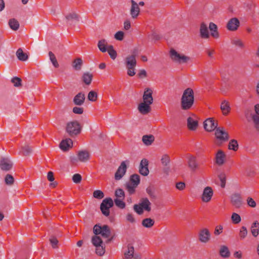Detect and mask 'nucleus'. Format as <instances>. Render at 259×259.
I'll return each instance as SVG.
<instances>
[{
    "label": "nucleus",
    "instance_id": "obj_23",
    "mask_svg": "<svg viewBox=\"0 0 259 259\" xmlns=\"http://www.w3.org/2000/svg\"><path fill=\"white\" fill-rule=\"evenodd\" d=\"M73 145V142L71 139L68 138L63 140L60 144V148L64 151H67L69 148Z\"/></svg>",
    "mask_w": 259,
    "mask_h": 259
},
{
    "label": "nucleus",
    "instance_id": "obj_13",
    "mask_svg": "<svg viewBox=\"0 0 259 259\" xmlns=\"http://www.w3.org/2000/svg\"><path fill=\"white\" fill-rule=\"evenodd\" d=\"M203 126L206 131L211 132L218 128V123L212 118H208L203 122Z\"/></svg>",
    "mask_w": 259,
    "mask_h": 259
},
{
    "label": "nucleus",
    "instance_id": "obj_2",
    "mask_svg": "<svg viewBox=\"0 0 259 259\" xmlns=\"http://www.w3.org/2000/svg\"><path fill=\"white\" fill-rule=\"evenodd\" d=\"M82 127L77 120L68 122L65 126V132L69 136L73 138L80 134Z\"/></svg>",
    "mask_w": 259,
    "mask_h": 259
},
{
    "label": "nucleus",
    "instance_id": "obj_4",
    "mask_svg": "<svg viewBox=\"0 0 259 259\" xmlns=\"http://www.w3.org/2000/svg\"><path fill=\"white\" fill-rule=\"evenodd\" d=\"M93 232L96 235L101 234L104 238H108L111 235L110 228L107 225L102 226L99 224L95 225L93 228Z\"/></svg>",
    "mask_w": 259,
    "mask_h": 259
},
{
    "label": "nucleus",
    "instance_id": "obj_5",
    "mask_svg": "<svg viewBox=\"0 0 259 259\" xmlns=\"http://www.w3.org/2000/svg\"><path fill=\"white\" fill-rule=\"evenodd\" d=\"M169 55L173 61L179 64L187 63L190 60V57L178 53L174 49H170Z\"/></svg>",
    "mask_w": 259,
    "mask_h": 259
},
{
    "label": "nucleus",
    "instance_id": "obj_34",
    "mask_svg": "<svg viewBox=\"0 0 259 259\" xmlns=\"http://www.w3.org/2000/svg\"><path fill=\"white\" fill-rule=\"evenodd\" d=\"M251 232L253 236L256 237L259 233V223L255 221L251 226Z\"/></svg>",
    "mask_w": 259,
    "mask_h": 259
},
{
    "label": "nucleus",
    "instance_id": "obj_42",
    "mask_svg": "<svg viewBox=\"0 0 259 259\" xmlns=\"http://www.w3.org/2000/svg\"><path fill=\"white\" fill-rule=\"evenodd\" d=\"M92 243L95 246H98L101 245H102L103 241L100 238V237L95 235V236L92 237Z\"/></svg>",
    "mask_w": 259,
    "mask_h": 259
},
{
    "label": "nucleus",
    "instance_id": "obj_9",
    "mask_svg": "<svg viewBox=\"0 0 259 259\" xmlns=\"http://www.w3.org/2000/svg\"><path fill=\"white\" fill-rule=\"evenodd\" d=\"M188 166L192 172H195L199 168V164L196 157L192 155H189L187 157Z\"/></svg>",
    "mask_w": 259,
    "mask_h": 259
},
{
    "label": "nucleus",
    "instance_id": "obj_48",
    "mask_svg": "<svg viewBox=\"0 0 259 259\" xmlns=\"http://www.w3.org/2000/svg\"><path fill=\"white\" fill-rule=\"evenodd\" d=\"M124 199L116 198L114 199V203L118 207L123 209L125 207V203L123 202Z\"/></svg>",
    "mask_w": 259,
    "mask_h": 259
},
{
    "label": "nucleus",
    "instance_id": "obj_7",
    "mask_svg": "<svg viewBox=\"0 0 259 259\" xmlns=\"http://www.w3.org/2000/svg\"><path fill=\"white\" fill-rule=\"evenodd\" d=\"M126 163H129L128 160L121 162L115 174L114 178L115 180H120L125 174L127 168Z\"/></svg>",
    "mask_w": 259,
    "mask_h": 259
},
{
    "label": "nucleus",
    "instance_id": "obj_35",
    "mask_svg": "<svg viewBox=\"0 0 259 259\" xmlns=\"http://www.w3.org/2000/svg\"><path fill=\"white\" fill-rule=\"evenodd\" d=\"M8 24L11 29L14 31L17 30L20 27L19 22L15 18H11L9 20Z\"/></svg>",
    "mask_w": 259,
    "mask_h": 259
},
{
    "label": "nucleus",
    "instance_id": "obj_28",
    "mask_svg": "<svg viewBox=\"0 0 259 259\" xmlns=\"http://www.w3.org/2000/svg\"><path fill=\"white\" fill-rule=\"evenodd\" d=\"M198 125V121L194 120L193 118L189 117L187 118V126L191 131H195L197 129Z\"/></svg>",
    "mask_w": 259,
    "mask_h": 259
},
{
    "label": "nucleus",
    "instance_id": "obj_8",
    "mask_svg": "<svg viewBox=\"0 0 259 259\" xmlns=\"http://www.w3.org/2000/svg\"><path fill=\"white\" fill-rule=\"evenodd\" d=\"M230 201L232 205L236 208H240L243 204L242 198L238 193H235L231 196Z\"/></svg>",
    "mask_w": 259,
    "mask_h": 259
},
{
    "label": "nucleus",
    "instance_id": "obj_40",
    "mask_svg": "<svg viewBox=\"0 0 259 259\" xmlns=\"http://www.w3.org/2000/svg\"><path fill=\"white\" fill-rule=\"evenodd\" d=\"M155 221L151 218H146L142 220V225L145 228H150L154 225Z\"/></svg>",
    "mask_w": 259,
    "mask_h": 259
},
{
    "label": "nucleus",
    "instance_id": "obj_24",
    "mask_svg": "<svg viewBox=\"0 0 259 259\" xmlns=\"http://www.w3.org/2000/svg\"><path fill=\"white\" fill-rule=\"evenodd\" d=\"M200 35L202 38H208L209 37L207 26L204 22L201 23L200 24Z\"/></svg>",
    "mask_w": 259,
    "mask_h": 259
},
{
    "label": "nucleus",
    "instance_id": "obj_55",
    "mask_svg": "<svg viewBox=\"0 0 259 259\" xmlns=\"http://www.w3.org/2000/svg\"><path fill=\"white\" fill-rule=\"evenodd\" d=\"M96 253L100 256H102L104 254L105 251V246H103V245L102 244V245L96 246Z\"/></svg>",
    "mask_w": 259,
    "mask_h": 259
},
{
    "label": "nucleus",
    "instance_id": "obj_30",
    "mask_svg": "<svg viewBox=\"0 0 259 259\" xmlns=\"http://www.w3.org/2000/svg\"><path fill=\"white\" fill-rule=\"evenodd\" d=\"M155 138L152 135H145L142 137V142L146 146H150L154 141Z\"/></svg>",
    "mask_w": 259,
    "mask_h": 259
},
{
    "label": "nucleus",
    "instance_id": "obj_10",
    "mask_svg": "<svg viewBox=\"0 0 259 259\" xmlns=\"http://www.w3.org/2000/svg\"><path fill=\"white\" fill-rule=\"evenodd\" d=\"M13 165L12 161L8 158L2 157L0 160V168L3 171L10 170L12 168Z\"/></svg>",
    "mask_w": 259,
    "mask_h": 259
},
{
    "label": "nucleus",
    "instance_id": "obj_39",
    "mask_svg": "<svg viewBox=\"0 0 259 259\" xmlns=\"http://www.w3.org/2000/svg\"><path fill=\"white\" fill-rule=\"evenodd\" d=\"M220 254L223 257H229L230 256V252L228 247L225 245L221 246L220 250Z\"/></svg>",
    "mask_w": 259,
    "mask_h": 259
},
{
    "label": "nucleus",
    "instance_id": "obj_29",
    "mask_svg": "<svg viewBox=\"0 0 259 259\" xmlns=\"http://www.w3.org/2000/svg\"><path fill=\"white\" fill-rule=\"evenodd\" d=\"M135 252L134 246L130 244L127 245V250L124 253V259H131L134 256Z\"/></svg>",
    "mask_w": 259,
    "mask_h": 259
},
{
    "label": "nucleus",
    "instance_id": "obj_38",
    "mask_svg": "<svg viewBox=\"0 0 259 259\" xmlns=\"http://www.w3.org/2000/svg\"><path fill=\"white\" fill-rule=\"evenodd\" d=\"M137 186L138 185H136L134 183H132L130 181L127 182L125 184V189L127 191V192L130 195L135 193L136 188L137 187Z\"/></svg>",
    "mask_w": 259,
    "mask_h": 259
},
{
    "label": "nucleus",
    "instance_id": "obj_57",
    "mask_svg": "<svg viewBox=\"0 0 259 259\" xmlns=\"http://www.w3.org/2000/svg\"><path fill=\"white\" fill-rule=\"evenodd\" d=\"M231 219L233 222L235 224H238L241 221L240 216L238 214L235 212L232 213Z\"/></svg>",
    "mask_w": 259,
    "mask_h": 259
},
{
    "label": "nucleus",
    "instance_id": "obj_1",
    "mask_svg": "<svg viewBox=\"0 0 259 259\" xmlns=\"http://www.w3.org/2000/svg\"><path fill=\"white\" fill-rule=\"evenodd\" d=\"M194 103V95L193 90L188 88L184 90L181 101V106L183 110L190 109Z\"/></svg>",
    "mask_w": 259,
    "mask_h": 259
},
{
    "label": "nucleus",
    "instance_id": "obj_36",
    "mask_svg": "<svg viewBox=\"0 0 259 259\" xmlns=\"http://www.w3.org/2000/svg\"><path fill=\"white\" fill-rule=\"evenodd\" d=\"M16 56L18 59L21 61H25L28 58V56L26 53L23 52L21 48H19L16 52Z\"/></svg>",
    "mask_w": 259,
    "mask_h": 259
},
{
    "label": "nucleus",
    "instance_id": "obj_59",
    "mask_svg": "<svg viewBox=\"0 0 259 259\" xmlns=\"http://www.w3.org/2000/svg\"><path fill=\"white\" fill-rule=\"evenodd\" d=\"M246 202L247 205L252 208H254L256 206V203L255 201L253 200L252 198L250 197H248L247 198Z\"/></svg>",
    "mask_w": 259,
    "mask_h": 259
},
{
    "label": "nucleus",
    "instance_id": "obj_51",
    "mask_svg": "<svg viewBox=\"0 0 259 259\" xmlns=\"http://www.w3.org/2000/svg\"><path fill=\"white\" fill-rule=\"evenodd\" d=\"M115 195L116 198L124 199L125 194L124 192L122 189H117L115 191Z\"/></svg>",
    "mask_w": 259,
    "mask_h": 259
},
{
    "label": "nucleus",
    "instance_id": "obj_46",
    "mask_svg": "<svg viewBox=\"0 0 259 259\" xmlns=\"http://www.w3.org/2000/svg\"><path fill=\"white\" fill-rule=\"evenodd\" d=\"M49 241L53 248L55 249L58 248L59 241L55 236L54 235H51Z\"/></svg>",
    "mask_w": 259,
    "mask_h": 259
},
{
    "label": "nucleus",
    "instance_id": "obj_19",
    "mask_svg": "<svg viewBox=\"0 0 259 259\" xmlns=\"http://www.w3.org/2000/svg\"><path fill=\"white\" fill-rule=\"evenodd\" d=\"M85 100V94L82 92H79L74 96L73 102L75 105L81 106L84 104Z\"/></svg>",
    "mask_w": 259,
    "mask_h": 259
},
{
    "label": "nucleus",
    "instance_id": "obj_17",
    "mask_svg": "<svg viewBox=\"0 0 259 259\" xmlns=\"http://www.w3.org/2000/svg\"><path fill=\"white\" fill-rule=\"evenodd\" d=\"M148 166V161L146 159H143L139 166V172L141 175L147 176L149 174V170Z\"/></svg>",
    "mask_w": 259,
    "mask_h": 259
},
{
    "label": "nucleus",
    "instance_id": "obj_61",
    "mask_svg": "<svg viewBox=\"0 0 259 259\" xmlns=\"http://www.w3.org/2000/svg\"><path fill=\"white\" fill-rule=\"evenodd\" d=\"M82 178L80 174H74L72 177V180L74 183L76 184H79L81 181Z\"/></svg>",
    "mask_w": 259,
    "mask_h": 259
},
{
    "label": "nucleus",
    "instance_id": "obj_32",
    "mask_svg": "<svg viewBox=\"0 0 259 259\" xmlns=\"http://www.w3.org/2000/svg\"><path fill=\"white\" fill-rule=\"evenodd\" d=\"M209 29L211 31V35L215 38H218L219 37V33L218 31V26L213 22H210L209 24Z\"/></svg>",
    "mask_w": 259,
    "mask_h": 259
},
{
    "label": "nucleus",
    "instance_id": "obj_15",
    "mask_svg": "<svg viewBox=\"0 0 259 259\" xmlns=\"http://www.w3.org/2000/svg\"><path fill=\"white\" fill-rule=\"evenodd\" d=\"M240 25V22L237 18H233L229 20L226 27L230 31L236 30Z\"/></svg>",
    "mask_w": 259,
    "mask_h": 259
},
{
    "label": "nucleus",
    "instance_id": "obj_12",
    "mask_svg": "<svg viewBox=\"0 0 259 259\" xmlns=\"http://www.w3.org/2000/svg\"><path fill=\"white\" fill-rule=\"evenodd\" d=\"M216 138L221 141H226L229 139L228 134L224 131L223 127H219L215 131Z\"/></svg>",
    "mask_w": 259,
    "mask_h": 259
},
{
    "label": "nucleus",
    "instance_id": "obj_53",
    "mask_svg": "<svg viewBox=\"0 0 259 259\" xmlns=\"http://www.w3.org/2000/svg\"><path fill=\"white\" fill-rule=\"evenodd\" d=\"M93 196L95 198L101 199L104 198V194L102 191L97 190L93 192Z\"/></svg>",
    "mask_w": 259,
    "mask_h": 259
},
{
    "label": "nucleus",
    "instance_id": "obj_33",
    "mask_svg": "<svg viewBox=\"0 0 259 259\" xmlns=\"http://www.w3.org/2000/svg\"><path fill=\"white\" fill-rule=\"evenodd\" d=\"M83 65V61L81 58H77L72 62V67L76 71L80 70Z\"/></svg>",
    "mask_w": 259,
    "mask_h": 259
},
{
    "label": "nucleus",
    "instance_id": "obj_31",
    "mask_svg": "<svg viewBox=\"0 0 259 259\" xmlns=\"http://www.w3.org/2000/svg\"><path fill=\"white\" fill-rule=\"evenodd\" d=\"M221 109L224 115H227L230 111L231 108L228 101L224 100L221 105Z\"/></svg>",
    "mask_w": 259,
    "mask_h": 259
},
{
    "label": "nucleus",
    "instance_id": "obj_43",
    "mask_svg": "<svg viewBox=\"0 0 259 259\" xmlns=\"http://www.w3.org/2000/svg\"><path fill=\"white\" fill-rule=\"evenodd\" d=\"M129 181L138 186L140 182V176L138 174H133L131 176Z\"/></svg>",
    "mask_w": 259,
    "mask_h": 259
},
{
    "label": "nucleus",
    "instance_id": "obj_3",
    "mask_svg": "<svg viewBox=\"0 0 259 259\" xmlns=\"http://www.w3.org/2000/svg\"><path fill=\"white\" fill-rule=\"evenodd\" d=\"M151 203L147 198H142L138 204L134 205L133 209L137 214L141 215L144 213V210L148 212L151 211Z\"/></svg>",
    "mask_w": 259,
    "mask_h": 259
},
{
    "label": "nucleus",
    "instance_id": "obj_27",
    "mask_svg": "<svg viewBox=\"0 0 259 259\" xmlns=\"http://www.w3.org/2000/svg\"><path fill=\"white\" fill-rule=\"evenodd\" d=\"M226 155L221 150H219L215 156V162L219 165H222L224 163Z\"/></svg>",
    "mask_w": 259,
    "mask_h": 259
},
{
    "label": "nucleus",
    "instance_id": "obj_22",
    "mask_svg": "<svg viewBox=\"0 0 259 259\" xmlns=\"http://www.w3.org/2000/svg\"><path fill=\"white\" fill-rule=\"evenodd\" d=\"M93 78V74L89 72H84L81 77V81L87 85L91 84Z\"/></svg>",
    "mask_w": 259,
    "mask_h": 259
},
{
    "label": "nucleus",
    "instance_id": "obj_18",
    "mask_svg": "<svg viewBox=\"0 0 259 259\" xmlns=\"http://www.w3.org/2000/svg\"><path fill=\"white\" fill-rule=\"evenodd\" d=\"M136 53L134 52L133 54L127 56L124 59V64L126 67L136 66L137 60L136 58Z\"/></svg>",
    "mask_w": 259,
    "mask_h": 259
},
{
    "label": "nucleus",
    "instance_id": "obj_63",
    "mask_svg": "<svg viewBox=\"0 0 259 259\" xmlns=\"http://www.w3.org/2000/svg\"><path fill=\"white\" fill-rule=\"evenodd\" d=\"M72 111L75 114H81L83 112V108L82 107L75 106L73 108Z\"/></svg>",
    "mask_w": 259,
    "mask_h": 259
},
{
    "label": "nucleus",
    "instance_id": "obj_21",
    "mask_svg": "<svg viewBox=\"0 0 259 259\" xmlns=\"http://www.w3.org/2000/svg\"><path fill=\"white\" fill-rule=\"evenodd\" d=\"M132 7L130 13L133 18H136L139 14L140 8L138 5L134 0L131 1Z\"/></svg>",
    "mask_w": 259,
    "mask_h": 259
},
{
    "label": "nucleus",
    "instance_id": "obj_11",
    "mask_svg": "<svg viewBox=\"0 0 259 259\" xmlns=\"http://www.w3.org/2000/svg\"><path fill=\"white\" fill-rule=\"evenodd\" d=\"M199 240L202 242L206 243L208 242L210 239V233L206 228H203L200 230L198 233Z\"/></svg>",
    "mask_w": 259,
    "mask_h": 259
},
{
    "label": "nucleus",
    "instance_id": "obj_44",
    "mask_svg": "<svg viewBox=\"0 0 259 259\" xmlns=\"http://www.w3.org/2000/svg\"><path fill=\"white\" fill-rule=\"evenodd\" d=\"M228 148L230 150H232L234 151H236L238 149V144L237 140L233 139L231 140L228 145Z\"/></svg>",
    "mask_w": 259,
    "mask_h": 259
},
{
    "label": "nucleus",
    "instance_id": "obj_52",
    "mask_svg": "<svg viewBox=\"0 0 259 259\" xmlns=\"http://www.w3.org/2000/svg\"><path fill=\"white\" fill-rule=\"evenodd\" d=\"M23 151V154L25 156H27L30 154L32 152V148L28 145H25L22 147Z\"/></svg>",
    "mask_w": 259,
    "mask_h": 259
},
{
    "label": "nucleus",
    "instance_id": "obj_20",
    "mask_svg": "<svg viewBox=\"0 0 259 259\" xmlns=\"http://www.w3.org/2000/svg\"><path fill=\"white\" fill-rule=\"evenodd\" d=\"M150 105L146 102H142L139 104L138 109L142 114H147L151 111Z\"/></svg>",
    "mask_w": 259,
    "mask_h": 259
},
{
    "label": "nucleus",
    "instance_id": "obj_58",
    "mask_svg": "<svg viewBox=\"0 0 259 259\" xmlns=\"http://www.w3.org/2000/svg\"><path fill=\"white\" fill-rule=\"evenodd\" d=\"M247 230L244 226H242L239 232V236L241 239H244L247 234Z\"/></svg>",
    "mask_w": 259,
    "mask_h": 259
},
{
    "label": "nucleus",
    "instance_id": "obj_26",
    "mask_svg": "<svg viewBox=\"0 0 259 259\" xmlns=\"http://www.w3.org/2000/svg\"><path fill=\"white\" fill-rule=\"evenodd\" d=\"M79 161L82 162H87L90 159V153L86 150L79 151L77 153Z\"/></svg>",
    "mask_w": 259,
    "mask_h": 259
},
{
    "label": "nucleus",
    "instance_id": "obj_37",
    "mask_svg": "<svg viewBox=\"0 0 259 259\" xmlns=\"http://www.w3.org/2000/svg\"><path fill=\"white\" fill-rule=\"evenodd\" d=\"M107 41L105 39H102L99 40L98 42V47L99 50L105 53L107 51Z\"/></svg>",
    "mask_w": 259,
    "mask_h": 259
},
{
    "label": "nucleus",
    "instance_id": "obj_62",
    "mask_svg": "<svg viewBox=\"0 0 259 259\" xmlns=\"http://www.w3.org/2000/svg\"><path fill=\"white\" fill-rule=\"evenodd\" d=\"M123 37H124V32L121 31H119L117 32L114 35L115 38L118 40H123Z\"/></svg>",
    "mask_w": 259,
    "mask_h": 259
},
{
    "label": "nucleus",
    "instance_id": "obj_16",
    "mask_svg": "<svg viewBox=\"0 0 259 259\" xmlns=\"http://www.w3.org/2000/svg\"><path fill=\"white\" fill-rule=\"evenodd\" d=\"M152 93L153 91L151 89L148 88H146L143 96V102L152 104L153 102Z\"/></svg>",
    "mask_w": 259,
    "mask_h": 259
},
{
    "label": "nucleus",
    "instance_id": "obj_41",
    "mask_svg": "<svg viewBox=\"0 0 259 259\" xmlns=\"http://www.w3.org/2000/svg\"><path fill=\"white\" fill-rule=\"evenodd\" d=\"M250 117L254 123V127L256 130L259 131V116L254 113H250Z\"/></svg>",
    "mask_w": 259,
    "mask_h": 259
},
{
    "label": "nucleus",
    "instance_id": "obj_14",
    "mask_svg": "<svg viewBox=\"0 0 259 259\" xmlns=\"http://www.w3.org/2000/svg\"><path fill=\"white\" fill-rule=\"evenodd\" d=\"M213 194L212 189L210 187H205L203 190L201 197L202 201L205 202H209L211 200Z\"/></svg>",
    "mask_w": 259,
    "mask_h": 259
},
{
    "label": "nucleus",
    "instance_id": "obj_45",
    "mask_svg": "<svg viewBox=\"0 0 259 259\" xmlns=\"http://www.w3.org/2000/svg\"><path fill=\"white\" fill-rule=\"evenodd\" d=\"M5 182L7 185L12 186L14 184V179L11 175L7 174L5 178Z\"/></svg>",
    "mask_w": 259,
    "mask_h": 259
},
{
    "label": "nucleus",
    "instance_id": "obj_64",
    "mask_svg": "<svg viewBox=\"0 0 259 259\" xmlns=\"http://www.w3.org/2000/svg\"><path fill=\"white\" fill-rule=\"evenodd\" d=\"M146 192L152 198H155L154 189L152 187H148L146 189Z\"/></svg>",
    "mask_w": 259,
    "mask_h": 259
},
{
    "label": "nucleus",
    "instance_id": "obj_60",
    "mask_svg": "<svg viewBox=\"0 0 259 259\" xmlns=\"http://www.w3.org/2000/svg\"><path fill=\"white\" fill-rule=\"evenodd\" d=\"M135 68L136 66H131L126 67L127 69V74L130 76H133L135 75Z\"/></svg>",
    "mask_w": 259,
    "mask_h": 259
},
{
    "label": "nucleus",
    "instance_id": "obj_49",
    "mask_svg": "<svg viewBox=\"0 0 259 259\" xmlns=\"http://www.w3.org/2000/svg\"><path fill=\"white\" fill-rule=\"evenodd\" d=\"M161 162L163 166H168L170 163L169 156L167 154H164L161 158Z\"/></svg>",
    "mask_w": 259,
    "mask_h": 259
},
{
    "label": "nucleus",
    "instance_id": "obj_54",
    "mask_svg": "<svg viewBox=\"0 0 259 259\" xmlns=\"http://www.w3.org/2000/svg\"><path fill=\"white\" fill-rule=\"evenodd\" d=\"M232 44L241 49L244 47V43L239 39H234L231 41Z\"/></svg>",
    "mask_w": 259,
    "mask_h": 259
},
{
    "label": "nucleus",
    "instance_id": "obj_56",
    "mask_svg": "<svg viewBox=\"0 0 259 259\" xmlns=\"http://www.w3.org/2000/svg\"><path fill=\"white\" fill-rule=\"evenodd\" d=\"M219 178L221 181V186L225 188L226 185V176L224 173H221L219 175Z\"/></svg>",
    "mask_w": 259,
    "mask_h": 259
},
{
    "label": "nucleus",
    "instance_id": "obj_6",
    "mask_svg": "<svg viewBox=\"0 0 259 259\" xmlns=\"http://www.w3.org/2000/svg\"><path fill=\"white\" fill-rule=\"evenodd\" d=\"M114 202L111 198L108 197L104 199L100 205V209L102 213L106 217L110 214V208L113 207Z\"/></svg>",
    "mask_w": 259,
    "mask_h": 259
},
{
    "label": "nucleus",
    "instance_id": "obj_50",
    "mask_svg": "<svg viewBox=\"0 0 259 259\" xmlns=\"http://www.w3.org/2000/svg\"><path fill=\"white\" fill-rule=\"evenodd\" d=\"M11 82L15 87H22V80L18 77H14L11 79Z\"/></svg>",
    "mask_w": 259,
    "mask_h": 259
},
{
    "label": "nucleus",
    "instance_id": "obj_25",
    "mask_svg": "<svg viewBox=\"0 0 259 259\" xmlns=\"http://www.w3.org/2000/svg\"><path fill=\"white\" fill-rule=\"evenodd\" d=\"M65 17L67 22L70 25H72L79 21V16L76 13L73 12L67 15Z\"/></svg>",
    "mask_w": 259,
    "mask_h": 259
},
{
    "label": "nucleus",
    "instance_id": "obj_47",
    "mask_svg": "<svg viewBox=\"0 0 259 259\" xmlns=\"http://www.w3.org/2000/svg\"><path fill=\"white\" fill-rule=\"evenodd\" d=\"M98 98V94L97 93L94 91H90L88 95V99L92 102H95L97 100Z\"/></svg>",
    "mask_w": 259,
    "mask_h": 259
}]
</instances>
